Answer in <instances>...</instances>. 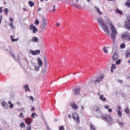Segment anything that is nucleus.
I'll return each instance as SVG.
<instances>
[{"instance_id": "obj_1", "label": "nucleus", "mask_w": 130, "mask_h": 130, "mask_svg": "<svg viewBox=\"0 0 130 130\" xmlns=\"http://www.w3.org/2000/svg\"><path fill=\"white\" fill-rule=\"evenodd\" d=\"M98 21L100 26L105 32L107 33L110 32L107 25L104 23L102 19L101 18H98Z\"/></svg>"}, {"instance_id": "obj_2", "label": "nucleus", "mask_w": 130, "mask_h": 130, "mask_svg": "<svg viewBox=\"0 0 130 130\" xmlns=\"http://www.w3.org/2000/svg\"><path fill=\"white\" fill-rule=\"evenodd\" d=\"M104 77L103 75H101L100 76H98L96 79L94 78H92L91 81L89 83V85H94L98 83H99L102 81Z\"/></svg>"}, {"instance_id": "obj_3", "label": "nucleus", "mask_w": 130, "mask_h": 130, "mask_svg": "<svg viewBox=\"0 0 130 130\" xmlns=\"http://www.w3.org/2000/svg\"><path fill=\"white\" fill-rule=\"evenodd\" d=\"M109 25L110 26V29L111 32V39L113 40V43H114L115 41V39L117 32L112 24L110 23Z\"/></svg>"}, {"instance_id": "obj_4", "label": "nucleus", "mask_w": 130, "mask_h": 130, "mask_svg": "<svg viewBox=\"0 0 130 130\" xmlns=\"http://www.w3.org/2000/svg\"><path fill=\"white\" fill-rule=\"evenodd\" d=\"M81 90V88L78 86L74 87L73 90V95H74L73 96H76L77 95L78 96V95H80V92Z\"/></svg>"}, {"instance_id": "obj_5", "label": "nucleus", "mask_w": 130, "mask_h": 130, "mask_svg": "<svg viewBox=\"0 0 130 130\" xmlns=\"http://www.w3.org/2000/svg\"><path fill=\"white\" fill-rule=\"evenodd\" d=\"M129 34L128 32H125L123 33L121 36V39L124 41H127L128 38H129Z\"/></svg>"}, {"instance_id": "obj_6", "label": "nucleus", "mask_w": 130, "mask_h": 130, "mask_svg": "<svg viewBox=\"0 0 130 130\" xmlns=\"http://www.w3.org/2000/svg\"><path fill=\"white\" fill-rule=\"evenodd\" d=\"M124 25L125 27L128 30H130V19L128 18L125 20Z\"/></svg>"}, {"instance_id": "obj_7", "label": "nucleus", "mask_w": 130, "mask_h": 130, "mask_svg": "<svg viewBox=\"0 0 130 130\" xmlns=\"http://www.w3.org/2000/svg\"><path fill=\"white\" fill-rule=\"evenodd\" d=\"M42 24L41 26V28L43 29H44L46 28L47 25V22L46 20L43 17L42 20Z\"/></svg>"}, {"instance_id": "obj_8", "label": "nucleus", "mask_w": 130, "mask_h": 130, "mask_svg": "<svg viewBox=\"0 0 130 130\" xmlns=\"http://www.w3.org/2000/svg\"><path fill=\"white\" fill-rule=\"evenodd\" d=\"M72 117L76 121L77 123H79V115L77 113H74L72 115Z\"/></svg>"}, {"instance_id": "obj_9", "label": "nucleus", "mask_w": 130, "mask_h": 130, "mask_svg": "<svg viewBox=\"0 0 130 130\" xmlns=\"http://www.w3.org/2000/svg\"><path fill=\"white\" fill-rule=\"evenodd\" d=\"M121 107L120 106H117L116 109V111L117 112V114L118 116L120 117L122 116V113L120 111Z\"/></svg>"}, {"instance_id": "obj_10", "label": "nucleus", "mask_w": 130, "mask_h": 130, "mask_svg": "<svg viewBox=\"0 0 130 130\" xmlns=\"http://www.w3.org/2000/svg\"><path fill=\"white\" fill-rule=\"evenodd\" d=\"M30 30H33V32L35 33L36 31H38L36 27L35 26H33V24H31L30 26Z\"/></svg>"}, {"instance_id": "obj_11", "label": "nucleus", "mask_w": 130, "mask_h": 130, "mask_svg": "<svg viewBox=\"0 0 130 130\" xmlns=\"http://www.w3.org/2000/svg\"><path fill=\"white\" fill-rule=\"evenodd\" d=\"M29 51L31 52V53L34 55H36L39 54L40 53V51L39 50H36L35 51H33L31 50H30Z\"/></svg>"}, {"instance_id": "obj_12", "label": "nucleus", "mask_w": 130, "mask_h": 130, "mask_svg": "<svg viewBox=\"0 0 130 130\" xmlns=\"http://www.w3.org/2000/svg\"><path fill=\"white\" fill-rule=\"evenodd\" d=\"M38 41V38L36 37H33L31 39H30L29 40V42H37Z\"/></svg>"}, {"instance_id": "obj_13", "label": "nucleus", "mask_w": 130, "mask_h": 130, "mask_svg": "<svg viewBox=\"0 0 130 130\" xmlns=\"http://www.w3.org/2000/svg\"><path fill=\"white\" fill-rule=\"evenodd\" d=\"M30 118H27L25 119V122L28 125H29L31 123V121L30 120Z\"/></svg>"}, {"instance_id": "obj_14", "label": "nucleus", "mask_w": 130, "mask_h": 130, "mask_svg": "<svg viewBox=\"0 0 130 130\" xmlns=\"http://www.w3.org/2000/svg\"><path fill=\"white\" fill-rule=\"evenodd\" d=\"M70 105L72 107L75 109H76L78 107L76 105L74 102H72L70 103Z\"/></svg>"}, {"instance_id": "obj_15", "label": "nucleus", "mask_w": 130, "mask_h": 130, "mask_svg": "<svg viewBox=\"0 0 130 130\" xmlns=\"http://www.w3.org/2000/svg\"><path fill=\"white\" fill-rule=\"evenodd\" d=\"M118 55L117 52H115L113 53V56L112 57L113 60H116L118 59Z\"/></svg>"}, {"instance_id": "obj_16", "label": "nucleus", "mask_w": 130, "mask_h": 130, "mask_svg": "<svg viewBox=\"0 0 130 130\" xmlns=\"http://www.w3.org/2000/svg\"><path fill=\"white\" fill-rule=\"evenodd\" d=\"M38 63L40 67H42V62L40 58L38 57L37 58Z\"/></svg>"}, {"instance_id": "obj_17", "label": "nucleus", "mask_w": 130, "mask_h": 130, "mask_svg": "<svg viewBox=\"0 0 130 130\" xmlns=\"http://www.w3.org/2000/svg\"><path fill=\"white\" fill-rule=\"evenodd\" d=\"M1 104L3 106L5 109H7L8 108L7 103L6 102H2Z\"/></svg>"}, {"instance_id": "obj_18", "label": "nucleus", "mask_w": 130, "mask_h": 130, "mask_svg": "<svg viewBox=\"0 0 130 130\" xmlns=\"http://www.w3.org/2000/svg\"><path fill=\"white\" fill-rule=\"evenodd\" d=\"M105 120L110 122H112V119L108 115H107Z\"/></svg>"}, {"instance_id": "obj_19", "label": "nucleus", "mask_w": 130, "mask_h": 130, "mask_svg": "<svg viewBox=\"0 0 130 130\" xmlns=\"http://www.w3.org/2000/svg\"><path fill=\"white\" fill-rule=\"evenodd\" d=\"M96 129V128L94 125H92V124H91L90 130H95Z\"/></svg>"}, {"instance_id": "obj_20", "label": "nucleus", "mask_w": 130, "mask_h": 130, "mask_svg": "<svg viewBox=\"0 0 130 130\" xmlns=\"http://www.w3.org/2000/svg\"><path fill=\"white\" fill-rule=\"evenodd\" d=\"M125 4L128 7L130 8V0H127Z\"/></svg>"}, {"instance_id": "obj_21", "label": "nucleus", "mask_w": 130, "mask_h": 130, "mask_svg": "<svg viewBox=\"0 0 130 130\" xmlns=\"http://www.w3.org/2000/svg\"><path fill=\"white\" fill-rule=\"evenodd\" d=\"M94 8L95 9H96L97 12L99 13V14H102V12L100 11L97 6H95Z\"/></svg>"}, {"instance_id": "obj_22", "label": "nucleus", "mask_w": 130, "mask_h": 130, "mask_svg": "<svg viewBox=\"0 0 130 130\" xmlns=\"http://www.w3.org/2000/svg\"><path fill=\"white\" fill-rule=\"evenodd\" d=\"M24 88L25 89L26 91H27L29 90V88L28 87V85L27 84L25 85Z\"/></svg>"}, {"instance_id": "obj_23", "label": "nucleus", "mask_w": 130, "mask_h": 130, "mask_svg": "<svg viewBox=\"0 0 130 130\" xmlns=\"http://www.w3.org/2000/svg\"><path fill=\"white\" fill-rule=\"evenodd\" d=\"M116 12L117 13H118L120 15L122 14V11L118 9H117L116 10Z\"/></svg>"}, {"instance_id": "obj_24", "label": "nucleus", "mask_w": 130, "mask_h": 130, "mask_svg": "<svg viewBox=\"0 0 130 130\" xmlns=\"http://www.w3.org/2000/svg\"><path fill=\"white\" fill-rule=\"evenodd\" d=\"M29 5L30 7H32L34 6V2L31 1H29L28 2Z\"/></svg>"}, {"instance_id": "obj_25", "label": "nucleus", "mask_w": 130, "mask_h": 130, "mask_svg": "<svg viewBox=\"0 0 130 130\" xmlns=\"http://www.w3.org/2000/svg\"><path fill=\"white\" fill-rule=\"evenodd\" d=\"M126 57H130V51H128L126 53Z\"/></svg>"}, {"instance_id": "obj_26", "label": "nucleus", "mask_w": 130, "mask_h": 130, "mask_svg": "<svg viewBox=\"0 0 130 130\" xmlns=\"http://www.w3.org/2000/svg\"><path fill=\"white\" fill-rule=\"evenodd\" d=\"M47 70V68L46 67H44L43 69L42 72L44 74L46 72Z\"/></svg>"}, {"instance_id": "obj_27", "label": "nucleus", "mask_w": 130, "mask_h": 130, "mask_svg": "<svg viewBox=\"0 0 130 130\" xmlns=\"http://www.w3.org/2000/svg\"><path fill=\"white\" fill-rule=\"evenodd\" d=\"M73 6L77 8L80 9V7L79 5H76L75 4H73Z\"/></svg>"}, {"instance_id": "obj_28", "label": "nucleus", "mask_w": 130, "mask_h": 130, "mask_svg": "<svg viewBox=\"0 0 130 130\" xmlns=\"http://www.w3.org/2000/svg\"><path fill=\"white\" fill-rule=\"evenodd\" d=\"M34 68L36 71H38L39 70L40 68L37 65H35V66H34Z\"/></svg>"}, {"instance_id": "obj_29", "label": "nucleus", "mask_w": 130, "mask_h": 130, "mask_svg": "<svg viewBox=\"0 0 130 130\" xmlns=\"http://www.w3.org/2000/svg\"><path fill=\"white\" fill-rule=\"evenodd\" d=\"M36 117L38 116V115L35 113H32L31 115V117L32 118H34V117L35 116Z\"/></svg>"}, {"instance_id": "obj_30", "label": "nucleus", "mask_w": 130, "mask_h": 130, "mask_svg": "<svg viewBox=\"0 0 130 130\" xmlns=\"http://www.w3.org/2000/svg\"><path fill=\"white\" fill-rule=\"evenodd\" d=\"M107 115L106 114H102L101 115V117L104 119H105Z\"/></svg>"}, {"instance_id": "obj_31", "label": "nucleus", "mask_w": 130, "mask_h": 130, "mask_svg": "<svg viewBox=\"0 0 130 130\" xmlns=\"http://www.w3.org/2000/svg\"><path fill=\"white\" fill-rule=\"evenodd\" d=\"M122 61L121 59H120L118 60L116 62V63L117 65H119Z\"/></svg>"}, {"instance_id": "obj_32", "label": "nucleus", "mask_w": 130, "mask_h": 130, "mask_svg": "<svg viewBox=\"0 0 130 130\" xmlns=\"http://www.w3.org/2000/svg\"><path fill=\"white\" fill-rule=\"evenodd\" d=\"M118 124L119 125V126L121 127H123L124 126V124L122 122H119Z\"/></svg>"}, {"instance_id": "obj_33", "label": "nucleus", "mask_w": 130, "mask_h": 130, "mask_svg": "<svg viewBox=\"0 0 130 130\" xmlns=\"http://www.w3.org/2000/svg\"><path fill=\"white\" fill-rule=\"evenodd\" d=\"M25 124L23 122H22L20 125V126L21 128H22L23 127H25Z\"/></svg>"}, {"instance_id": "obj_34", "label": "nucleus", "mask_w": 130, "mask_h": 130, "mask_svg": "<svg viewBox=\"0 0 130 130\" xmlns=\"http://www.w3.org/2000/svg\"><path fill=\"white\" fill-rule=\"evenodd\" d=\"M9 53L10 54H11V55L13 57L15 58V54L14 53H13L11 52V51H10Z\"/></svg>"}, {"instance_id": "obj_35", "label": "nucleus", "mask_w": 130, "mask_h": 130, "mask_svg": "<svg viewBox=\"0 0 130 130\" xmlns=\"http://www.w3.org/2000/svg\"><path fill=\"white\" fill-rule=\"evenodd\" d=\"M124 111L127 113H128L129 112V110L128 108H127L126 109H124Z\"/></svg>"}, {"instance_id": "obj_36", "label": "nucleus", "mask_w": 130, "mask_h": 130, "mask_svg": "<svg viewBox=\"0 0 130 130\" xmlns=\"http://www.w3.org/2000/svg\"><path fill=\"white\" fill-rule=\"evenodd\" d=\"M9 9L8 8H5L4 10V11L5 14H7L8 13V11Z\"/></svg>"}, {"instance_id": "obj_37", "label": "nucleus", "mask_w": 130, "mask_h": 130, "mask_svg": "<svg viewBox=\"0 0 130 130\" xmlns=\"http://www.w3.org/2000/svg\"><path fill=\"white\" fill-rule=\"evenodd\" d=\"M44 62L46 66V67L47 65V61L46 60V58L45 56L44 58Z\"/></svg>"}, {"instance_id": "obj_38", "label": "nucleus", "mask_w": 130, "mask_h": 130, "mask_svg": "<svg viewBox=\"0 0 130 130\" xmlns=\"http://www.w3.org/2000/svg\"><path fill=\"white\" fill-rule=\"evenodd\" d=\"M120 47L121 48H124L125 47V44L124 43H122L120 45Z\"/></svg>"}, {"instance_id": "obj_39", "label": "nucleus", "mask_w": 130, "mask_h": 130, "mask_svg": "<svg viewBox=\"0 0 130 130\" xmlns=\"http://www.w3.org/2000/svg\"><path fill=\"white\" fill-rule=\"evenodd\" d=\"M105 21L107 23H109L110 22V20L108 19V18L106 17H105Z\"/></svg>"}, {"instance_id": "obj_40", "label": "nucleus", "mask_w": 130, "mask_h": 130, "mask_svg": "<svg viewBox=\"0 0 130 130\" xmlns=\"http://www.w3.org/2000/svg\"><path fill=\"white\" fill-rule=\"evenodd\" d=\"M59 128L60 130H64V127L62 126H59Z\"/></svg>"}, {"instance_id": "obj_41", "label": "nucleus", "mask_w": 130, "mask_h": 130, "mask_svg": "<svg viewBox=\"0 0 130 130\" xmlns=\"http://www.w3.org/2000/svg\"><path fill=\"white\" fill-rule=\"evenodd\" d=\"M103 51L105 53H107L108 52V51L106 49V47H105L103 48Z\"/></svg>"}, {"instance_id": "obj_42", "label": "nucleus", "mask_w": 130, "mask_h": 130, "mask_svg": "<svg viewBox=\"0 0 130 130\" xmlns=\"http://www.w3.org/2000/svg\"><path fill=\"white\" fill-rule=\"evenodd\" d=\"M39 23V22L38 20L37 19L36 20L35 22V24L36 25H38Z\"/></svg>"}, {"instance_id": "obj_43", "label": "nucleus", "mask_w": 130, "mask_h": 130, "mask_svg": "<svg viewBox=\"0 0 130 130\" xmlns=\"http://www.w3.org/2000/svg\"><path fill=\"white\" fill-rule=\"evenodd\" d=\"M19 38H18L16 39H14L13 38V39H11V40L12 42H14L18 41L19 40Z\"/></svg>"}, {"instance_id": "obj_44", "label": "nucleus", "mask_w": 130, "mask_h": 130, "mask_svg": "<svg viewBox=\"0 0 130 130\" xmlns=\"http://www.w3.org/2000/svg\"><path fill=\"white\" fill-rule=\"evenodd\" d=\"M17 62L20 64H21V62L20 61V59L19 58H17Z\"/></svg>"}, {"instance_id": "obj_45", "label": "nucleus", "mask_w": 130, "mask_h": 130, "mask_svg": "<svg viewBox=\"0 0 130 130\" xmlns=\"http://www.w3.org/2000/svg\"><path fill=\"white\" fill-rule=\"evenodd\" d=\"M23 114L22 113H21L19 116L20 118H23L24 117V116L23 115Z\"/></svg>"}, {"instance_id": "obj_46", "label": "nucleus", "mask_w": 130, "mask_h": 130, "mask_svg": "<svg viewBox=\"0 0 130 130\" xmlns=\"http://www.w3.org/2000/svg\"><path fill=\"white\" fill-rule=\"evenodd\" d=\"M10 105L9 106L10 108H13V104L11 103V104H10Z\"/></svg>"}, {"instance_id": "obj_47", "label": "nucleus", "mask_w": 130, "mask_h": 130, "mask_svg": "<svg viewBox=\"0 0 130 130\" xmlns=\"http://www.w3.org/2000/svg\"><path fill=\"white\" fill-rule=\"evenodd\" d=\"M31 126H27V129L26 130H31Z\"/></svg>"}, {"instance_id": "obj_48", "label": "nucleus", "mask_w": 130, "mask_h": 130, "mask_svg": "<svg viewBox=\"0 0 130 130\" xmlns=\"http://www.w3.org/2000/svg\"><path fill=\"white\" fill-rule=\"evenodd\" d=\"M115 65L114 64H113L111 66V68L114 69H116L115 67Z\"/></svg>"}, {"instance_id": "obj_49", "label": "nucleus", "mask_w": 130, "mask_h": 130, "mask_svg": "<svg viewBox=\"0 0 130 130\" xmlns=\"http://www.w3.org/2000/svg\"><path fill=\"white\" fill-rule=\"evenodd\" d=\"M98 94L99 96V98H103L104 97V96L103 94H102L101 95L99 93H98Z\"/></svg>"}, {"instance_id": "obj_50", "label": "nucleus", "mask_w": 130, "mask_h": 130, "mask_svg": "<svg viewBox=\"0 0 130 130\" xmlns=\"http://www.w3.org/2000/svg\"><path fill=\"white\" fill-rule=\"evenodd\" d=\"M117 82L118 83H120V84H122V81L120 80H117Z\"/></svg>"}, {"instance_id": "obj_51", "label": "nucleus", "mask_w": 130, "mask_h": 130, "mask_svg": "<svg viewBox=\"0 0 130 130\" xmlns=\"http://www.w3.org/2000/svg\"><path fill=\"white\" fill-rule=\"evenodd\" d=\"M109 107V106L108 105H105L104 106V108L106 109H107Z\"/></svg>"}, {"instance_id": "obj_52", "label": "nucleus", "mask_w": 130, "mask_h": 130, "mask_svg": "<svg viewBox=\"0 0 130 130\" xmlns=\"http://www.w3.org/2000/svg\"><path fill=\"white\" fill-rule=\"evenodd\" d=\"M9 20L10 21L12 22H13V19L12 18H10L9 19Z\"/></svg>"}, {"instance_id": "obj_53", "label": "nucleus", "mask_w": 130, "mask_h": 130, "mask_svg": "<svg viewBox=\"0 0 130 130\" xmlns=\"http://www.w3.org/2000/svg\"><path fill=\"white\" fill-rule=\"evenodd\" d=\"M46 127L47 128V130H50V129L49 128V126L48 125H46Z\"/></svg>"}, {"instance_id": "obj_54", "label": "nucleus", "mask_w": 130, "mask_h": 130, "mask_svg": "<svg viewBox=\"0 0 130 130\" xmlns=\"http://www.w3.org/2000/svg\"><path fill=\"white\" fill-rule=\"evenodd\" d=\"M100 99L102 100L103 101H105L106 100L105 98H100Z\"/></svg>"}, {"instance_id": "obj_55", "label": "nucleus", "mask_w": 130, "mask_h": 130, "mask_svg": "<svg viewBox=\"0 0 130 130\" xmlns=\"http://www.w3.org/2000/svg\"><path fill=\"white\" fill-rule=\"evenodd\" d=\"M60 25V23H57L56 24V25L57 26H58Z\"/></svg>"}, {"instance_id": "obj_56", "label": "nucleus", "mask_w": 130, "mask_h": 130, "mask_svg": "<svg viewBox=\"0 0 130 130\" xmlns=\"http://www.w3.org/2000/svg\"><path fill=\"white\" fill-rule=\"evenodd\" d=\"M35 110V108L34 107H32L31 109V110L34 111Z\"/></svg>"}, {"instance_id": "obj_57", "label": "nucleus", "mask_w": 130, "mask_h": 130, "mask_svg": "<svg viewBox=\"0 0 130 130\" xmlns=\"http://www.w3.org/2000/svg\"><path fill=\"white\" fill-rule=\"evenodd\" d=\"M30 62H31V63L32 64V66H33L34 67V66H35V65H36V64H35V63H32V61H30Z\"/></svg>"}, {"instance_id": "obj_58", "label": "nucleus", "mask_w": 130, "mask_h": 130, "mask_svg": "<svg viewBox=\"0 0 130 130\" xmlns=\"http://www.w3.org/2000/svg\"><path fill=\"white\" fill-rule=\"evenodd\" d=\"M108 111L109 112H111L112 111V109L111 108L109 109H108Z\"/></svg>"}, {"instance_id": "obj_59", "label": "nucleus", "mask_w": 130, "mask_h": 130, "mask_svg": "<svg viewBox=\"0 0 130 130\" xmlns=\"http://www.w3.org/2000/svg\"><path fill=\"white\" fill-rule=\"evenodd\" d=\"M9 25L11 27L13 25V24L11 23H9Z\"/></svg>"}, {"instance_id": "obj_60", "label": "nucleus", "mask_w": 130, "mask_h": 130, "mask_svg": "<svg viewBox=\"0 0 130 130\" xmlns=\"http://www.w3.org/2000/svg\"><path fill=\"white\" fill-rule=\"evenodd\" d=\"M2 12V8L0 7V13H1Z\"/></svg>"}, {"instance_id": "obj_61", "label": "nucleus", "mask_w": 130, "mask_h": 130, "mask_svg": "<svg viewBox=\"0 0 130 130\" xmlns=\"http://www.w3.org/2000/svg\"><path fill=\"white\" fill-rule=\"evenodd\" d=\"M8 103L9 104H10L11 103V102L10 101H9L8 102Z\"/></svg>"}, {"instance_id": "obj_62", "label": "nucleus", "mask_w": 130, "mask_h": 130, "mask_svg": "<svg viewBox=\"0 0 130 130\" xmlns=\"http://www.w3.org/2000/svg\"><path fill=\"white\" fill-rule=\"evenodd\" d=\"M10 37L11 38V39H12L13 38V37L12 35H11L10 36Z\"/></svg>"}, {"instance_id": "obj_63", "label": "nucleus", "mask_w": 130, "mask_h": 130, "mask_svg": "<svg viewBox=\"0 0 130 130\" xmlns=\"http://www.w3.org/2000/svg\"><path fill=\"white\" fill-rule=\"evenodd\" d=\"M113 68H111V71L112 72H113Z\"/></svg>"}, {"instance_id": "obj_64", "label": "nucleus", "mask_w": 130, "mask_h": 130, "mask_svg": "<svg viewBox=\"0 0 130 130\" xmlns=\"http://www.w3.org/2000/svg\"><path fill=\"white\" fill-rule=\"evenodd\" d=\"M11 27V28L12 29H14V25H13Z\"/></svg>"}]
</instances>
